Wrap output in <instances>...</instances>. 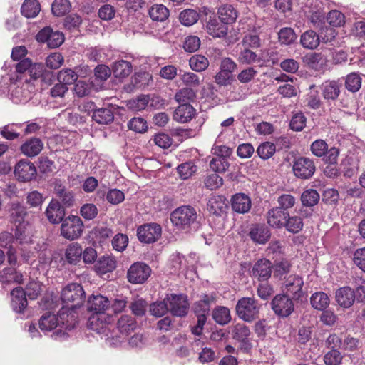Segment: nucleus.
Segmentation results:
<instances>
[{
    "label": "nucleus",
    "instance_id": "obj_1",
    "mask_svg": "<svg viewBox=\"0 0 365 365\" xmlns=\"http://www.w3.org/2000/svg\"><path fill=\"white\" fill-rule=\"evenodd\" d=\"M78 323L76 313L71 312L68 313L64 307L59 311L58 316L51 313H46L39 319V328L44 331H49L55 328L59 329L55 333L56 336L64 335L65 330L74 329Z\"/></svg>",
    "mask_w": 365,
    "mask_h": 365
},
{
    "label": "nucleus",
    "instance_id": "obj_2",
    "mask_svg": "<svg viewBox=\"0 0 365 365\" xmlns=\"http://www.w3.org/2000/svg\"><path fill=\"white\" fill-rule=\"evenodd\" d=\"M61 298L65 304L63 307L67 312L75 313L73 309L81 307L84 302L85 292L80 284L71 283L62 289Z\"/></svg>",
    "mask_w": 365,
    "mask_h": 365
},
{
    "label": "nucleus",
    "instance_id": "obj_3",
    "mask_svg": "<svg viewBox=\"0 0 365 365\" xmlns=\"http://www.w3.org/2000/svg\"><path fill=\"white\" fill-rule=\"evenodd\" d=\"M261 305L253 297H242L236 304L238 317L247 322H252L259 317Z\"/></svg>",
    "mask_w": 365,
    "mask_h": 365
},
{
    "label": "nucleus",
    "instance_id": "obj_4",
    "mask_svg": "<svg viewBox=\"0 0 365 365\" xmlns=\"http://www.w3.org/2000/svg\"><path fill=\"white\" fill-rule=\"evenodd\" d=\"M197 214L190 205H183L175 209L170 215L172 223L179 229H187L195 222Z\"/></svg>",
    "mask_w": 365,
    "mask_h": 365
},
{
    "label": "nucleus",
    "instance_id": "obj_5",
    "mask_svg": "<svg viewBox=\"0 0 365 365\" xmlns=\"http://www.w3.org/2000/svg\"><path fill=\"white\" fill-rule=\"evenodd\" d=\"M316 171V164L312 158L299 156L292 161V172L299 179L307 180L311 178Z\"/></svg>",
    "mask_w": 365,
    "mask_h": 365
},
{
    "label": "nucleus",
    "instance_id": "obj_6",
    "mask_svg": "<svg viewBox=\"0 0 365 365\" xmlns=\"http://www.w3.org/2000/svg\"><path fill=\"white\" fill-rule=\"evenodd\" d=\"M83 230V223L78 216L70 215L62 221L61 235L67 240L78 239Z\"/></svg>",
    "mask_w": 365,
    "mask_h": 365
},
{
    "label": "nucleus",
    "instance_id": "obj_7",
    "mask_svg": "<svg viewBox=\"0 0 365 365\" xmlns=\"http://www.w3.org/2000/svg\"><path fill=\"white\" fill-rule=\"evenodd\" d=\"M136 327L137 322L135 318L128 314L122 315L117 322V329L120 335L113 336L110 334V343L115 345L120 344Z\"/></svg>",
    "mask_w": 365,
    "mask_h": 365
},
{
    "label": "nucleus",
    "instance_id": "obj_8",
    "mask_svg": "<svg viewBox=\"0 0 365 365\" xmlns=\"http://www.w3.org/2000/svg\"><path fill=\"white\" fill-rule=\"evenodd\" d=\"M113 321V317L106 313L93 314L88 319V327L98 334H104L107 339H110L108 324Z\"/></svg>",
    "mask_w": 365,
    "mask_h": 365
},
{
    "label": "nucleus",
    "instance_id": "obj_9",
    "mask_svg": "<svg viewBox=\"0 0 365 365\" xmlns=\"http://www.w3.org/2000/svg\"><path fill=\"white\" fill-rule=\"evenodd\" d=\"M151 269L143 262L133 263L128 270L127 279L131 284H143L150 277Z\"/></svg>",
    "mask_w": 365,
    "mask_h": 365
},
{
    "label": "nucleus",
    "instance_id": "obj_10",
    "mask_svg": "<svg viewBox=\"0 0 365 365\" xmlns=\"http://www.w3.org/2000/svg\"><path fill=\"white\" fill-rule=\"evenodd\" d=\"M162 229L157 223H147L137 229L138 240L143 243H153L161 236Z\"/></svg>",
    "mask_w": 365,
    "mask_h": 365
},
{
    "label": "nucleus",
    "instance_id": "obj_11",
    "mask_svg": "<svg viewBox=\"0 0 365 365\" xmlns=\"http://www.w3.org/2000/svg\"><path fill=\"white\" fill-rule=\"evenodd\" d=\"M168 311L176 317H184L187 314L189 303L187 297L182 294H170L166 297Z\"/></svg>",
    "mask_w": 365,
    "mask_h": 365
},
{
    "label": "nucleus",
    "instance_id": "obj_12",
    "mask_svg": "<svg viewBox=\"0 0 365 365\" xmlns=\"http://www.w3.org/2000/svg\"><path fill=\"white\" fill-rule=\"evenodd\" d=\"M36 40L41 43H46L48 46L55 48L60 46L64 41L63 34L59 31H53L51 27H45L37 34Z\"/></svg>",
    "mask_w": 365,
    "mask_h": 365
},
{
    "label": "nucleus",
    "instance_id": "obj_13",
    "mask_svg": "<svg viewBox=\"0 0 365 365\" xmlns=\"http://www.w3.org/2000/svg\"><path fill=\"white\" fill-rule=\"evenodd\" d=\"M272 308L276 314L286 317L294 311V303L287 295L277 294L272 301Z\"/></svg>",
    "mask_w": 365,
    "mask_h": 365
},
{
    "label": "nucleus",
    "instance_id": "obj_14",
    "mask_svg": "<svg viewBox=\"0 0 365 365\" xmlns=\"http://www.w3.org/2000/svg\"><path fill=\"white\" fill-rule=\"evenodd\" d=\"M303 279L298 275H290L284 281V289L297 300L302 301L304 293L302 291Z\"/></svg>",
    "mask_w": 365,
    "mask_h": 365
},
{
    "label": "nucleus",
    "instance_id": "obj_15",
    "mask_svg": "<svg viewBox=\"0 0 365 365\" xmlns=\"http://www.w3.org/2000/svg\"><path fill=\"white\" fill-rule=\"evenodd\" d=\"M110 307V302L108 297L101 294L91 295L87 302V309L93 314L105 313Z\"/></svg>",
    "mask_w": 365,
    "mask_h": 365
},
{
    "label": "nucleus",
    "instance_id": "obj_16",
    "mask_svg": "<svg viewBox=\"0 0 365 365\" xmlns=\"http://www.w3.org/2000/svg\"><path fill=\"white\" fill-rule=\"evenodd\" d=\"M14 173L19 180L26 182L35 176L36 170L32 163L20 160L15 166Z\"/></svg>",
    "mask_w": 365,
    "mask_h": 365
},
{
    "label": "nucleus",
    "instance_id": "obj_17",
    "mask_svg": "<svg viewBox=\"0 0 365 365\" xmlns=\"http://www.w3.org/2000/svg\"><path fill=\"white\" fill-rule=\"evenodd\" d=\"M215 302V295L203 294L200 299L193 304V311L197 318L206 317L209 314L210 305Z\"/></svg>",
    "mask_w": 365,
    "mask_h": 365
},
{
    "label": "nucleus",
    "instance_id": "obj_18",
    "mask_svg": "<svg viewBox=\"0 0 365 365\" xmlns=\"http://www.w3.org/2000/svg\"><path fill=\"white\" fill-rule=\"evenodd\" d=\"M335 300L341 307L348 309L355 302V292L349 287L339 288L335 292Z\"/></svg>",
    "mask_w": 365,
    "mask_h": 365
},
{
    "label": "nucleus",
    "instance_id": "obj_19",
    "mask_svg": "<svg viewBox=\"0 0 365 365\" xmlns=\"http://www.w3.org/2000/svg\"><path fill=\"white\" fill-rule=\"evenodd\" d=\"M287 217H288V212L277 207L269 210L267 213V222L269 226L274 228L284 227Z\"/></svg>",
    "mask_w": 365,
    "mask_h": 365
},
{
    "label": "nucleus",
    "instance_id": "obj_20",
    "mask_svg": "<svg viewBox=\"0 0 365 365\" xmlns=\"http://www.w3.org/2000/svg\"><path fill=\"white\" fill-rule=\"evenodd\" d=\"M46 215L51 223L58 224L63 220L65 210L57 200H52L46 210Z\"/></svg>",
    "mask_w": 365,
    "mask_h": 365
},
{
    "label": "nucleus",
    "instance_id": "obj_21",
    "mask_svg": "<svg viewBox=\"0 0 365 365\" xmlns=\"http://www.w3.org/2000/svg\"><path fill=\"white\" fill-rule=\"evenodd\" d=\"M272 265L267 259H259L252 267V274L259 280H267L272 274Z\"/></svg>",
    "mask_w": 365,
    "mask_h": 365
},
{
    "label": "nucleus",
    "instance_id": "obj_22",
    "mask_svg": "<svg viewBox=\"0 0 365 365\" xmlns=\"http://www.w3.org/2000/svg\"><path fill=\"white\" fill-rule=\"evenodd\" d=\"M231 206L233 211L245 214L250 211L252 202L248 195L244 193H237L232 197Z\"/></svg>",
    "mask_w": 365,
    "mask_h": 365
},
{
    "label": "nucleus",
    "instance_id": "obj_23",
    "mask_svg": "<svg viewBox=\"0 0 365 365\" xmlns=\"http://www.w3.org/2000/svg\"><path fill=\"white\" fill-rule=\"evenodd\" d=\"M196 110L190 103H182L175 109L173 119L180 123L190 121L195 115Z\"/></svg>",
    "mask_w": 365,
    "mask_h": 365
},
{
    "label": "nucleus",
    "instance_id": "obj_24",
    "mask_svg": "<svg viewBox=\"0 0 365 365\" xmlns=\"http://www.w3.org/2000/svg\"><path fill=\"white\" fill-rule=\"evenodd\" d=\"M82 254L83 249L79 243H70L65 250V262L71 265H76L81 262Z\"/></svg>",
    "mask_w": 365,
    "mask_h": 365
},
{
    "label": "nucleus",
    "instance_id": "obj_25",
    "mask_svg": "<svg viewBox=\"0 0 365 365\" xmlns=\"http://www.w3.org/2000/svg\"><path fill=\"white\" fill-rule=\"evenodd\" d=\"M249 236L253 242L264 245L270 238L269 229L264 225H255L251 227Z\"/></svg>",
    "mask_w": 365,
    "mask_h": 365
},
{
    "label": "nucleus",
    "instance_id": "obj_26",
    "mask_svg": "<svg viewBox=\"0 0 365 365\" xmlns=\"http://www.w3.org/2000/svg\"><path fill=\"white\" fill-rule=\"evenodd\" d=\"M321 91L327 101H335L341 92V84L336 81H327L321 86Z\"/></svg>",
    "mask_w": 365,
    "mask_h": 365
},
{
    "label": "nucleus",
    "instance_id": "obj_27",
    "mask_svg": "<svg viewBox=\"0 0 365 365\" xmlns=\"http://www.w3.org/2000/svg\"><path fill=\"white\" fill-rule=\"evenodd\" d=\"M207 33L214 38H222L227 35L228 28L218 19H210L206 25Z\"/></svg>",
    "mask_w": 365,
    "mask_h": 365
},
{
    "label": "nucleus",
    "instance_id": "obj_28",
    "mask_svg": "<svg viewBox=\"0 0 365 365\" xmlns=\"http://www.w3.org/2000/svg\"><path fill=\"white\" fill-rule=\"evenodd\" d=\"M11 307L17 313H21L27 307V299L24 291L21 287H16L11 292Z\"/></svg>",
    "mask_w": 365,
    "mask_h": 365
},
{
    "label": "nucleus",
    "instance_id": "obj_29",
    "mask_svg": "<svg viewBox=\"0 0 365 365\" xmlns=\"http://www.w3.org/2000/svg\"><path fill=\"white\" fill-rule=\"evenodd\" d=\"M43 148V143L40 138H32L21 146V150L28 157H34L41 153Z\"/></svg>",
    "mask_w": 365,
    "mask_h": 365
},
{
    "label": "nucleus",
    "instance_id": "obj_30",
    "mask_svg": "<svg viewBox=\"0 0 365 365\" xmlns=\"http://www.w3.org/2000/svg\"><path fill=\"white\" fill-rule=\"evenodd\" d=\"M207 209L210 213L220 215L227 209L225 198L221 195L210 197L207 202Z\"/></svg>",
    "mask_w": 365,
    "mask_h": 365
},
{
    "label": "nucleus",
    "instance_id": "obj_31",
    "mask_svg": "<svg viewBox=\"0 0 365 365\" xmlns=\"http://www.w3.org/2000/svg\"><path fill=\"white\" fill-rule=\"evenodd\" d=\"M320 43V37L313 30L304 32L300 36V43L303 48L309 50L317 48Z\"/></svg>",
    "mask_w": 365,
    "mask_h": 365
},
{
    "label": "nucleus",
    "instance_id": "obj_32",
    "mask_svg": "<svg viewBox=\"0 0 365 365\" xmlns=\"http://www.w3.org/2000/svg\"><path fill=\"white\" fill-rule=\"evenodd\" d=\"M220 20L227 24L235 22L237 18V12L230 4L222 5L217 11Z\"/></svg>",
    "mask_w": 365,
    "mask_h": 365
},
{
    "label": "nucleus",
    "instance_id": "obj_33",
    "mask_svg": "<svg viewBox=\"0 0 365 365\" xmlns=\"http://www.w3.org/2000/svg\"><path fill=\"white\" fill-rule=\"evenodd\" d=\"M115 267L116 261L110 256H103L100 257L95 264V269L100 274L110 272L113 271Z\"/></svg>",
    "mask_w": 365,
    "mask_h": 365
},
{
    "label": "nucleus",
    "instance_id": "obj_34",
    "mask_svg": "<svg viewBox=\"0 0 365 365\" xmlns=\"http://www.w3.org/2000/svg\"><path fill=\"white\" fill-rule=\"evenodd\" d=\"M237 60L242 65H253L261 62V58L250 48L244 47L238 53Z\"/></svg>",
    "mask_w": 365,
    "mask_h": 365
},
{
    "label": "nucleus",
    "instance_id": "obj_35",
    "mask_svg": "<svg viewBox=\"0 0 365 365\" xmlns=\"http://www.w3.org/2000/svg\"><path fill=\"white\" fill-rule=\"evenodd\" d=\"M133 67L130 62L120 60L115 62L112 66L113 73L116 78H124L132 73Z\"/></svg>",
    "mask_w": 365,
    "mask_h": 365
},
{
    "label": "nucleus",
    "instance_id": "obj_36",
    "mask_svg": "<svg viewBox=\"0 0 365 365\" xmlns=\"http://www.w3.org/2000/svg\"><path fill=\"white\" fill-rule=\"evenodd\" d=\"M230 329L232 339L241 342H245L250 334L249 327L242 323L232 325L230 327Z\"/></svg>",
    "mask_w": 365,
    "mask_h": 365
},
{
    "label": "nucleus",
    "instance_id": "obj_37",
    "mask_svg": "<svg viewBox=\"0 0 365 365\" xmlns=\"http://www.w3.org/2000/svg\"><path fill=\"white\" fill-rule=\"evenodd\" d=\"M92 118L98 124L107 125L113 122L114 115L111 109L101 108L93 111Z\"/></svg>",
    "mask_w": 365,
    "mask_h": 365
},
{
    "label": "nucleus",
    "instance_id": "obj_38",
    "mask_svg": "<svg viewBox=\"0 0 365 365\" xmlns=\"http://www.w3.org/2000/svg\"><path fill=\"white\" fill-rule=\"evenodd\" d=\"M312 306L317 310H324L330 303L329 297L323 292L314 293L310 297Z\"/></svg>",
    "mask_w": 365,
    "mask_h": 365
},
{
    "label": "nucleus",
    "instance_id": "obj_39",
    "mask_svg": "<svg viewBox=\"0 0 365 365\" xmlns=\"http://www.w3.org/2000/svg\"><path fill=\"white\" fill-rule=\"evenodd\" d=\"M40 10V4L37 0H25L21 8L22 15L26 18H34L36 16Z\"/></svg>",
    "mask_w": 365,
    "mask_h": 365
},
{
    "label": "nucleus",
    "instance_id": "obj_40",
    "mask_svg": "<svg viewBox=\"0 0 365 365\" xmlns=\"http://www.w3.org/2000/svg\"><path fill=\"white\" fill-rule=\"evenodd\" d=\"M0 280L3 283L21 284L23 281V275L13 267L5 268L1 273Z\"/></svg>",
    "mask_w": 365,
    "mask_h": 365
},
{
    "label": "nucleus",
    "instance_id": "obj_41",
    "mask_svg": "<svg viewBox=\"0 0 365 365\" xmlns=\"http://www.w3.org/2000/svg\"><path fill=\"white\" fill-rule=\"evenodd\" d=\"M304 227L302 218L299 216H290L288 213V217L286 218L284 227L292 234L299 233Z\"/></svg>",
    "mask_w": 365,
    "mask_h": 365
},
{
    "label": "nucleus",
    "instance_id": "obj_42",
    "mask_svg": "<svg viewBox=\"0 0 365 365\" xmlns=\"http://www.w3.org/2000/svg\"><path fill=\"white\" fill-rule=\"evenodd\" d=\"M212 318L216 323L220 325H225L231 320L230 309L225 307H217L212 311Z\"/></svg>",
    "mask_w": 365,
    "mask_h": 365
},
{
    "label": "nucleus",
    "instance_id": "obj_43",
    "mask_svg": "<svg viewBox=\"0 0 365 365\" xmlns=\"http://www.w3.org/2000/svg\"><path fill=\"white\" fill-rule=\"evenodd\" d=\"M149 15L153 21H164L169 16V10L163 4H155L149 9Z\"/></svg>",
    "mask_w": 365,
    "mask_h": 365
},
{
    "label": "nucleus",
    "instance_id": "obj_44",
    "mask_svg": "<svg viewBox=\"0 0 365 365\" xmlns=\"http://www.w3.org/2000/svg\"><path fill=\"white\" fill-rule=\"evenodd\" d=\"M129 308L135 317H143L147 311L148 303L141 297H135L130 302Z\"/></svg>",
    "mask_w": 365,
    "mask_h": 365
},
{
    "label": "nucleus",
    "instance_id": "obj_45",
    "mask_svg": "<svg viewBox=\"0 0 365 365\" xmlns=\"http://www.w3.org/2000/svg\"><path fill=\"white\" fill-rule=\"evenodd\" d=\"M196 98L195 91L188 87H185L178 91L175 95V100L180 104L190 103Z\"/></svg>",
    "mask_w": 365,
    "mask_h": 365
},
{
    "label": "nucleus",
    "instance_id": "obj_46",
    "mask_svg": "<svg viewBox=\"0 0 365 365\" xmlns=\"http://www.w3.org/2000/svg\"><path fill=\"white\" fill-rule=\"evenodd\" d=\"M189 65L192 70L196 72H202L209 66V61L204 56L194 55L190 58Z\"/></svg>",
    "mask_w": 365,
    "mask_h": 365
},
{
    "label": "nucleus",
    "instance_id": "obj_47",
    "mask_svg": "<svg viewBox=\"0 0 365 365\" xmlns=\"http://www.w3.org/2000/svg\"><path fill=\"white\" fill-rule=\"evenodd\" d=\"M278 38L281 44L289 46L296 41L297 36L294 29L290 27H284L279 31Z\"/></svg>",
    "mask_w": 365,
    "mask_h": 365
},
{
    "label": "nucleus",
    "instance_id": "obj_48",
    "mask_svg": "<svg viewBox=\"0 0 365 365\" xmlns=\"http://www.w3.org/2000/svg\"><path fill=\"white\" fill-rule=\"evenodd\" d=\"M71 4L68 0H54L51 5V11L54 16H62L70 11Z\"/></svg>",
    "mask_w": 365,
    "mask_h": 365
},
{
    "label": "nucleus",
    "instance_id": "obj_49",
    "mask_svg": "<svg viewBox=\"0 0 365 365\" xmlns=\"http://www.w3.org/2000/svg\"><path fill=\"white\" fill-rule=\"evenodd\" d=\"M319 197V195L317 190L314 189H309L302 192L301 195V201L304 206L313 207L318 203Z\"/></svg>",
    "mask_w": 365,
    "mask_h": 365
},
{
    "label": "nucleus",
    "instance_id": "obj_50",
    "mask_svg": "<svg viewBox=\"0 0 365 365\" xmlns=\"http://www.w3.org/2000/svg\"><path fill=\"white\" fill-rule=\"evenodd\" d=\"M78 77L77 71L71 68H64L58 72L57 78L60 83L67 86V85H71L76 81Z\"/></svg>",
    "mask_w": 365,
    "mask_h": 365
},
{
    "label": "nucleus",
    "instance_id": "obj_51",
    "mask_svg": "<svg viewBox=\"0 0 365 365\" xmlns=\"http://www.w3.org/2000/svg\"><path fill=\"white\" fill-rule=\"evenodd\" d=\"M199 19V14L193 9H185L180 12L179 16L182 24L190 26L195 24Z\"/></svg>",
    "mask_w": 365,
    "mask_h": 365
},
{
    "label": "nucleus",
    "instance_id": "obj_52",
    "mask_svg": "<svg viewBox=\"0 0 365 365\" xmlns=\"http://www.w3.org/2000/svg\"><path fill=\"white\" fill-rule=\"evenodd\" d=\"M10 215L12 220L18 222V225L24 224V220L26 215V208L19 202L12 203L10 209Z\"/></svg>",
    "mask_w": 365,
    "mask_h": 365
},
{
    "label": "nucleus",
    "instance_id": "obj_53",
    "mask_svg": "<svg viewBox=\"0 0 365 365\" xmlns=\"http://www.w3.org/2000/svg\"><path fill=\"white\" fill-rule=\"evenodd\" d=\"M177 171L182 180H187L197 171V166L192 161H187L179 165Z\"/></svg>",
    "mask_w": 365,
    "mask_h": 365
},
{
    "label": "nucleus",
    "instance_id": "obj_54",
    "mask_svg": "<svg viewBox=\"0 0 365 365\" xmlns=\"http://www.w3.org/2000/svg\"><path fill=\"white\" fill-rule=\"evenodd\" d=\"M275 151V145L270 142L261 143L257 149L258 155L264 160L270 158L274 154Z\"/></svg>",
    "mask_w": 365,
    "mask_h": 365
},
{
    "label": "nucleus",
    "instance_id": "obj_55",
    "mask_svg": "<svg viewBox=\"0 0 365 365\" xmlns=\"http://www.w3.org/2000/svg\"><path fill=\"white\" fill-rule=\"evenodd\" d=\"M345 86L349 91H358L361 86V78L360 76L356 73H351L347 75L345 81Z\"/></svg>",
    "mask_w": 365,
    "mask_h": 365
},
{
    "label": "nucleus",
    "instance_id": "obj_56",
    "mask_svg": "<svg viewBox=\"0 0 365 365\" xmlns=\"http://www.w3.org/2000/svg\"><path fill=\"white\" fill-rule=\"evenodd\" d=\"M166 298L163 301L156 302L150 305V312L153 316L160 317L168 312V305Z\"/></svg>",
    "mask_w": 365,
    "mask_h": 365
},
{
    "label": "nucleus",
    "instance_id": "obj_57",
    "mask_svg": "<svg viewBox=\"0 0 365 365\" xmlns=\"http://www.w3.org/2000/svg\"><path fill=\"white\" fill-rule=\"evenodd\" d=\"M230 166L227 158L214 157L210 162V168L215 173L226 172Z\"/></svg>",
    "mask_w": 365,
    "mask_h": 365
},
{
    "label": "nucleus",
    "instance_id": "obj_58",
    "mask_svg": "<svg viewBox=\"0 0 365 365\" xmlns=\"http://www.w3.org/2000/svg\"><path fill=\"white\" fill-rule=\"evenodd\" d=\"M14 238L16 242L21 245L30 242L29 231L24 224L16 226Z\"/></svg>",
    "mask_w": 365,
    "mask_h": 365
},
{
    "label": "nucleus",
    "instance_id": "obj_59",
    "mask_svg": "<svg viewBox=\"0 0 365 365\" xmlns=\"http://www.w3.org/2000/svg\"><path fill=\"white\" fill-rule=\"evenodd\" d=\"M257 75V71L252 66L242 70L237 76V79L241 83H248L254 80Z\"/></svg>",
    "mask_w": 365,
    "mask_h": 365
},
{
    "label": "nucleus",
    "instance_id": "obj_60",
    "mask_svg": "<svg viewBox=\"0 0 365 365\" xmlns=\"http://www.w3.org/2000/svg\"><path fill=\"white\" fill-rule=\"evenodd\" d=\"M327 22L332 26H341L345 23V16L339 11L332 10L327 14Z\"/></svg>",
    "mask_w": 365,
    "mask_h": 365
},
{
    "label": "nucleus",
    "instance_id": "obj_61",
    "mask_svg": "<svg viewBox=\"0 0 365 365\" xmlns=\"http://www.w3.org/2000/svg\"><path fill=\"white\" fill-rule=\"evenodd\" d=\"M180 80L184 85L191 88L192 87H198L201 83L199 76L192 72H184L180 76Z\"/></svg>",
    "mask_w": 365,
    "mask_h": 365
},
{
    "label": "nucleus",
    "instance_id": "obj_62",
    "mask_svg": "<svg viewBox=\"0 0 365 365\" xmlns=\"http://www.w3.org/2000/svg\"><path fill=\"white\" fill-rule=\"evenodd\" d=\"M205 187L210 190L220 187L223 184V179L216 173L210 174L204 180Z\"/></svg>",
    "mask_w": 365,
    "mask_h": 365
},
{
    "label": "nucleus",
    "instance_id": "obj_63",
    "mask_svg": "<svg viewBox=\"0 0 365 365\" xmlns=\"http://www.w3.org/2000/svg\"><path fill=\"white\" fill-rule=\"evenodd\" d=\"M64 62V58L60 53H53L46 59V65L51 69H58Z\"/></svg>",
    "mask_w": 365,
    "mask_h": 365
},
{
    "label": "nucleus",
    "instance_id": "obj_64",
    "mask_svg": "<svg viewBox=\"0 0 365 365\" xmlns=\"http://www.w3.org/2000/svg\"><path fill=\"white\" fill-rule=\"evenodd\" d=\"M343 356L338 349H331L324 356V361L326 365H339L341 363Z\"/></svg>",
    "mask_w": 365,
    "mask_h": 365
}]
</instances>
